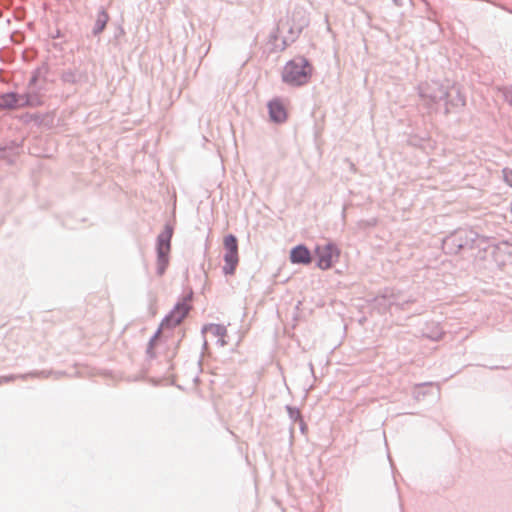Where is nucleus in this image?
<instances>
[{
  "label": "nucleus",
  "instance_id": "2",
  "mask_svg": "<svg viewBox=\"0 0 512 512\" xmlns=\"http://www.w3.org/2000/svg\"><path fill=\"white\" fill-rule=\"evenodd\" d=\"M172 235L173 227L166 225L157 237V272L160 276L164 274L169 264Z\"/></svg>",
  "mask_w": 512,
  "mask_h": 512
},
{
  "label": "nucleus",
  "instance_id": "12",
  "mask_svg": "<svg viewBox=\"0 0 512 512\" xmlns=\"http://www.w3.org/2000/svg\"><path fill=\"white\" fill-rule=\"evenodd\" d=\"M308 24V20L307 19H303V23L302 25L298 26L296 31H295V34L298 35L301 33L302 29L304 26H306Z\"/></svg>",
  "mask_w": 512,
  "mask_h": 512
},
{
  "label": "nucleus",
  "instance_id": "5",
  "mask_svg": "<svg viewBox=\"0 0 512 512\" xmlns=\"http://www.w3.org/2000/svg\"><path fill=\"white\" fill-rule=\"evenodd\" d=\"M189 302L190 298H184L182 301L177 303L169 315L166 316L163 325L167 327H175L179 325L191 310Z\"/></svg>",
  "mask_w": 512,
  "mask_h": 512
},
{
  "label": "nucleus",
  "instance_id": "13",
  "mask_svg": "<svg viewBox=\"0 0 512 512\" xmlns=\"http://www.w3.org/2000/svg\"><path fill=\"white\" fill-rule=\"evenodd\" d=\"M507 97H508L510 103L512 104V88L507 92Z\"/></svg>",
  "mask_w": 512,
  "mask_h": 512
},
{
  "label": "nucleus",
  "instance_id": "6",
  "mask_svg": "<svg viewBox=\"0 0 512 512\" xmlns=\"http://www.w3.org/2000/svg\"><path fill=\"white\" fill-rule=\"evenodd\" d=\"M290 261L293 264L308 265L312 262L310 250L304 245H298L290 251Z\"/></svg>",
  "mask_w": 512,
  "mask_h": 512
},
{
  "label": "nucleus",
  "instance_id": "1",
  "mask_svg": "<svg viewBox=\"0 0 512 512\" xmlns=\"http://www.w3.org/2000/svg\"><path fill=\"white\" fill-rule=\"evenodd\" d=\"M313 67L305 57L298 56L288 61L282 70V80L292 86H302L309 82Z\"/></svg>",
  "mask_w": 512,
  "mask_h": 512
},
{
  "label": "nucleus",
  "instance_id": "11",
  "mask_svg": "<svg viewBox=\"0 0 512 512\" xmlns=\"http://www.w3.org/2000/svg\"><path fill=\"white\" fill-rule=\"evenodd\" d=\"M503 179L507 185L512 187V169L510 168H504L502 170Z\"/></svg>",
  "mask_w": 512,
  "mask_h": 512
},
{
  "label": "nucleus",
  "instance_id": "9",
  "mask_svg": "<svg viewBox=\"0 0 512 512\" xmlns=\"http://www.w3.org/2000/svg\"><path fill=\"white\" fill-rule=\"evenodd\" d=\"M206 331L219 336L221 338L222 344L225 343V341L223 339L226 336L225 327H223L221 325H217V324H211L206 328Z\"/></svg>",
  "mask_w": 512,
  "mask_h": 512
},
{
  "label": "nucleus",
  "instance_id": "3",
  "mask_svg": "<svg viewBox=\"0 0 512 512\" xmlns=\"http://www.w3.org/2000/svg\"><path fill=\"white\" fill-rule=\"evenodd\" d=\"M225 248L223 271L226 275H233L239 262L238 242L234 235H227L223 239Z\"/></svg>",
  "mask_w": 512,
  "mask_h": 512
},
{
  "label": "nucleus",
  "instance_id": "7",
  "mask_svg": "<svg viewBox=\"0 0 512 512\" xmlns=\"http://www.w3.org/2000/svg\"><path fill=\"white\" fill-rule=\"evenodd\" d=\"M270 118L278 123H282L287 119V111L280 100H273L268 104Z\"/></svg>",
  "mask_w": 512,
  "mask_h": 512
},
{
  "label": "nucleus",
  "instance_id": "8",
  "mask_svg": "<svg viewBox=\"0 0 512 512\" xmlns=\"http://www.w3.org/2000/svg\"><path fill=\"white\" fill-rule=\"evenodd\" d=\"M17 98L15 94H5L0 96V107L13 108L17 105Z\"/></svg>",
  "mask_w": 512,
  "mask_h": 512
},
{
  "label": "nucleus",
  "instance_id": "10",
  "mask_svg": "<svg viewBox=\"0 0 512 512\" xmlns=\"http://www.w3.org/2000/svg\"><path fill=\"white\" fill-rule=\"evenodd\" d=\"M107 21H108L107 13H105L104 11L99 13L97 22H96V27H97L98 32L102 31L105 28Z\"/></svg>",
  "mask_w": 512,
  "mask_h": 512
},
{
  "label": "nucleus",
  "instance_id": "4",
  "mask_svg": "<svg viewBox=\"0 0 512 512\" xmlns=\"http://www.w3.org/2000/svg\"><path fill=\"white\" fill-rule=\"evenodd\" d=\"M315 255L317 257V266L322 270L330 269L334 262H337L340 257V250L333 243L324 245H317L315 248Z\"/></svg>",
  "mask_w": 512,
  "mask_h": 512
}]
</instances>
